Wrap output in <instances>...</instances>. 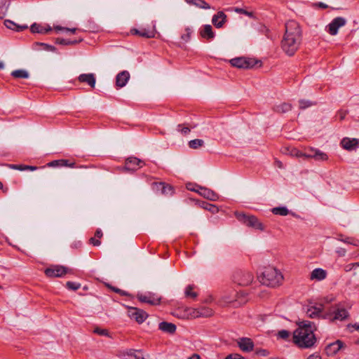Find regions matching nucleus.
<instances>
[{
	"mask_svg": "<svg viewBox=\"0 0 359 359\" xmlns=\"http://www.w3.org/2000/svg\"><path fill=\"white\" fill-rule=\"evenodd\" d=\"M302 41V32L299 23L289 20L285 24V32L281 41V48L288 56H293L299 50Z\"/></svg>",
	"mask_w": 359,
	"mask_h": 359,
	"instance_id": "nucleus-1",
	"label": "nucleus"
},
{
	"mask_svg": "<svg viewBox=\"0 0 359 359\" xmlns=\"http://www.w3.org/2000/svg\"><path fill=\"white\" fill-rule=\"evenodd\" d=\"M316 325L310 321L299 323L298 327L293 332V342L298 347L309 348L312 347L316 342L314 335Z\"/></svg>",
	"mask_w": 359,
	"mask_h": 359,
	"instance_id": "nucleus-2",
	"label": "nucleus"
},
{
	"mask_svg": "<svg viewBox=\"0 0 359 359\" xmlns=\"http://www.w3.org/2000/svg\"><path fill=\"white\" fill-rule=\"evenodd\" d=\"M260 283L270 287L279 285L283 279L281 273L272 266L265 267L259 276Z\"/></svg>",
	"mask_w": 359,
	"mask_h": 359,
	"instance_id": "nucleus-3",
	"label": "nucleus"
},
{
	"mask_svg": "<svg viewBox=\"0 0 359 359\" xmlns=\"http://www.w3.org/2000/svg\"><path fill=\"white\" fill-rule=\"evenodd\" d=\"M247 297L243 293L231 292L224 295L219 300L222 306L238 307L246 303Z\"/></svg>",
	"mask_w": 359,
	"mask_h": 359,
	"instance_id": "nucleus-4",
	"label": "nucleus"
},
{
	"mask_svg": "<svg viewBox=\"0 0 359 359\" xmlns=\"http://www.w3.org/2000/svg\"><path fill=\"white\" fill-rule=\"evenodd\" d=\"M235 215L241 222L249 227L260 231L265 229V226L254 215H247L243 212H236Z\"/></svg>",
	"mask_w": 359,
	"mask_h": 359,
	"instance_id": "nucleus-5",
	"label": "nucleus"
},
{
	"mask_svg": "<svg viewBox=\"0 0 359 359\" xmlns=\"http://www.w3.org/2000/svg\"><path fill=\"white\" fill-rule=\"evenodd\" d=\"M229 62L231 66L238 69H251L258 63H259V66L262 64L259 60L246 57H235L231 59Z\"/></svg>",
	"mask_w": 359,
	"mask_h": 359,
	"instance_id": "nucleus-6",
	"label": "nucleus"
},
{
	"mask_svg": "<svg viewBox=\"0 0 359 359\" xmlns=\"http://www.w3.org/2000/svg\"><path fill=\"white\" fill-rule=\"evenodd\" d=\"M71 272V269L60 265H53L45 270V274L49 278L62 277Z\"/></svg>",
	"mask_w": 359,
	"mask_h": 359,
	"instance_id": "nucleus-7",
	"label": "nucleus"
},
{
	"mask_svg": "<svg viewBox=\"0 0 359 359\" xmlns=\"http://www.w3.org/2000/svg\"><path fill=\"white\" fill-rule=\"evenodd\" d=\"M253 275L248 271H237L233 275V281L242 286L250 285L253 280Z\"/></svg>",
	"mask_w": 359,
	"mask_h": 359,
	"instance_id": "nucleus-8",
	"label": "nucleus"
},
{
	"mask_svg": "<svg viewBox=\"0 0 359 359\" xmlns=\"http://www.w3.org/2000/svg\"><path fill=\"white\" fill-rule=\"evenodd\" d=\"M305 312L306 316L310 318H323V316H325L326 313H323V306L322 304L308 305L305 308Z\"/></svg>",
	"mask_w": 359,
	"mask_h": 359,
	"instance_id": "nucleus-9",
	"label": "nucleus"
},
{
	"mask_svg": "<svg viewBox=\"0 0 359 359\" xmlns=\"http://www.w3.org/2000/svg\"><path fill=\"white\" fill-rule=\"evenodd\" d=\"M346 23V20L342 17H337L332 20V21L327 26V32L331 35H336L338 29L344 26Z\"/></svg>",
	"mask_w": 359,
	"mask_h": 359,
	"instance_id": "nucleus-10",
	"label": "nucleus"
},
{
	"mask_svg": "<svg viewBox=\"0 0 359 359\" xmlns=\"http://www.w3.org/2000/svg\"><path fill=\"white\" fill-rule=\"evenodd\" d=\"M348 316V311L344 308L335 309L333 312H327L323 316L324 319H329L332 321L335 320H343Z\"/></svg>",
	"mask_w": 359,
	"mask_h": 359,
	"instance_id": "nucleus-11",
	"label": "nucleus"
},
{
	"mask_svg": "<svg viewBox=\"0 0 359 359\" xmlns=\"http://www.w3.org/2000/svg\"><path fill=\"white\" fill-rule=\"evenodd\" d=\"M128 315L138 323H142L148 317L147 313L144 311L135 307L129 309Z\"/></svg>",
	"mask_w": 359,
	"mask_h": 359,
	"instance_id": "nucleus-12",
	"label": "nucleus"
},
{
	"mask_svg": "<svg viewBox=\"0 0 359 359\" xmlns=\"http://www.w3.org/2000/svg\"><path fill=\"white\" fill-rule=\"evenodd\" d=\"M189 189L198 193L201 196L210 201H215L219 196L215 191L205 187H198L197 189L189 188Z\"/></svg>",
	"mask_w": 359,
	"mask_h": 359,
	"instance_id": "nucleus-13",
	"label": "nucleus"
},
{
	"mask_svg": "<svg viewBox=\"0 0 359 359\" xmlns=\"http://www.w3.org/2000/svg\"><path fill=\"white\" fill-rule=\"evenodd\" d=\"M345 346L344 342L341 340H337L334 342L330 343L326 346L325 352L328 356H333L337 354L339 350Z\"/></svg>",
	"mask_w": 359,
	"mask_h": 359,
	"instance_id": "nucleus-14",
	"label": "nucleus"
},
{
	"mask_svg": "<svg viewBox=\"0 0 359 359\" xmlns=\"http://www.w3.org/2000/svg\"><path fill=\"white\" fill-rule=\"evenodd\" d=\"M341 146L347 151L355 150L359 147V140L356 138L344 137L341 141Z\"/></svg>",
	"mask_w": 359,
	"mask_h": 359,
	"instance_id": "nucleus-15",
	"label": "nucleus"
},
{
	"mask_svg": "<svg viewBox=\"0 0 359 359\" xmlns=\"http://www.w3.org/2000/svg\"><path fill=\"white\" fill-rule=\"evenodd\" d=\"M137 299L141 302L147 303L151 305H156L160 303V298L149 292L137 294Z\"/></svg>",
	"mask_w": 359,
	"mask_h": 359,
	"instance_id": "nucleus-16",
	"label": "nucleus"
},
{
	"mask_svg": "<svg viewBox=\"0 0 359 359\" xmlns=\"http://www.w3.org/2000/svg\"><path fill=\"white\" fill-rule=\"evenodd\" d=\"M237 344L240 349L244 352H250L254 348V343L250 338H240L238 339Z\"/></svg>",
	"mask_w": 359,
	"mask_h": 359,
	"instance_id": "nucleus-17",
	"label": "nucleus"
},
{
	"mask_svg": "<svg viewBox=\"0 0 359 359\" xmlns=\"http://www.w3.org/2000/svg\"><path fill=\"white\" fill-rule=\"evenodd\" d=\"M77 79L80 83H86L91 88H95L96 79L94 74H81L78 76Z\"/></svg>",
	"mask_w": 359,
	"mask_h": 359,
	"instance_id": "nucleus-18",
	"label": "nucleus"
},
{
	"mask_svg": "<svg viewBox=\"0 0 359 359\" xmlns=\"http://www.w3.org/2000/svg\"><path fill=\"white\" fill-rule=\"evenodd\" d=\"M143 163L135 157H130L126 161L125 168L128 170H136L141 168Z\"/></svg>",
	"mask_w": 359,
	"mask_h": 359,
	"instance_id": "nucleus-19",
	"label": "nucleus"
},
{
	"mask_svg": "<svg viewBox=\"0 0 359 359\" xmlns=\"http://www.w3.org/2000/svg\"><path fill=\"white\" fill-rule=\"evenodd\" d=\"M47 166L76 168V163L75 162H70V161L67 159H59L49 162L47 163Z\"/></svg>",
	"mask_w": 359,
	"mask_h": 359,
	"instance_id": "nucleus-20",
	"label": "nucleus"
},
{
	"mask_svg": "<svg viewBox=\"0 0 359 359\" xmlns=\"http://www.w3.org/2000/svg\"><path fill=\"white\" fill-rule=\"evenodd\" d=\"M130 79V74L128 71H123L118 74L116 78V85L118 88H122L126 85Z\"/></svg>",
	"mask_w": 359,
	"mask_h": 359,
	"instance_id": "nucleus-21",
	"label": "nucleus"
},
{
	"mask_svg": "<svg viewBox=\"0 0 359 359\" xmlns=\"http://www.w3.org/2000/svg\"><path fill=\"white\" fill-rule=\"evenodd\" d=\"M30 29L32 33H39L44 34L49 33L52 30V28L48 25L34 23L31 26Z\"/></svg>",
	"mask_w": 359,
	"mask_h": 359,
	"instance_id": "nucleus-22",
	"label": "nucleus"
},
{
	"mask_svg": "<svg viewBox=\"0 0 359 359\" xmlns=\"http://www.w3.org/2000/svg\"><path fill=\"white\" fill-rule=\"evenodd\" d=\"M327 277V272L323 269H315L310 274V280L320 281L325 279Z\"/></svg>",
	"mask_w": 359,
	"mask_h": 359,
	"instance_id": "nucleus-23",
	"label": "nucleus"
},
{
	"mask_svg": "<svg viewBox=\"0 0 359 359\" xmlns=\"http://www.w3.org/2000/svg\"><path fill=\"white\" fill-rule=\"evenodd\" d=\"M200 35L202 38L208 41L212 40L215 37V33L212 31L211 25H204L200 31Z\"/></svg>",
	"mask_w": 359,
	"mask_h": 359,
	"instance_id": "nucleus-24",
	"label": "nucleus"
},
{
	"mask_svg": "<svg viewBox=\"0 0 359 359\" xmlns=\"http://www.w3.org/2000/svg\"><path fill=\"white\" fill-rule=\"evenodd\" d=\"M158 328L161 331L169 334H173L176 331L175 325L168 322H162L159 323Z\"/></svg>",
	"mask_w": 359,
	"mask_h": 359,
	"instance_id": "nucleus-25",
	"label": "nucleus"
},
{
	"mask_svg": "<svg viewBox=\"0 0 359 359\" xmlns=\"http://www.w3.org/2000/svg\"><path fill=\"white\" fill-rule=\"evenodd\" d=\"M226 15L223 12H218L212 18V22L217 27H222L224 23Z\"/></svg>",
	"mask_w": 359,
	"mask_h": 359,
	"instance_id": "nucleus-26",
	"label": "nucleus"
},
{
	"mask_svg": "<svg viewBox=\"0 0 359 359\" xmlns=\"http://www.w3.org/2000/svg\"><path fill=\"white\" fill-rule=\"evenodd\" d=\"M283 152L285 154L290 155L291 156H295L297 158L304 157V154H303L302 151H301L299 149H297V148L292 147H285Z\"/></svg>",
	"mask_w": 359,
	"mask_h": 359,
	"instance_id": "nucleus-27",
	"label": "nucleus"
},
{
	"mask_svg": "<svg viewBox=\"0 0 359 359\" xmlns=\"http://www.w3.org/2000/svg\"><path fill=\"white\" fill-rule=\"evenodd\" d=\"M5 26L12 30H15L18 32H20L25 29H27L28 27L27 25H18L15 22L11 20H6L4 21Z\"/></svg>",
	"mask_w": 359,
	"mask_h": 359,
	"instance_id": "nucleus-28",
	"label": "nucleus"
},
{
	"mask_svg": "<svg viewBox=\"0 0 359 359\" xmlns=\"http://www.w3.org/2000/svg\"><path fill=\"white\" fill-rule=\"evenodd\" d=\"M292 109V105L289 103L283 102L274 106L273 110L277 113H285Z\"/></svg>",
	"mask_w": 359,
	"mask_h": 359,
	"instance_id": "nucleus-29",
	"label": "nucleus"
},
{
	"mask_svg": "<svg viewBox=\"0 0 359 359\" xmlns=\"http://www.w3.org/2000/svg\"><path fill=\"white\" fill-rule=\"evenodd\" d=\"M189 5L195 6L200 8L209 9L210 8V5L206 3L204 0H185Z\"/></svg>",
	"mask_w": 359,
	"mask_h": 359,
	"instance_id": "nucleus-30",
	"label": "nucleus"
},
{
	"mask_svg": "<svg viewBox=\"0 0 359 359\" xmlns=\"http://www.w3.org/2000/svg\"><path fill=\"white\" fill-rule=\"evenodd\" d=\"M130 33L133 35H139L145 38H152L154 36L152 32L146 29L138 30L137 29H132Z\"/></svg>",
	"mask_w": 359,
	"mask_h": 359,
	"instance_id": "nucleus-31",
	"label": "nucleus"
},
{
	"mask_svg": "<svg viewBox=\"0 0 359 359\" xmlns=\"http://www.w3.org/2000/svg\"><path fill=\"white\" fill-rule=\"evenodd\" d=\"M11 0H0V19L6 15Z\"/></svg>",
	"mask_w": 359,
	"mask_h": 359,
	"instance_id": "nucleus-32",
	"label": "nucleus"
},
{
	"mask_svg": "<svg viewBox=\"0 0 359 359\" xmlns=\"http://www.w3.org/2000/svg\"><path fill=\"white\" fill-rule=\"evenodd\" d=\"M313 159L318 161H325L328 160L327 154L318 149L315 151V154L313 155Z\"/></svg>",
	"mask_w": 359,
	"mask_h": 359,
	"instance_id": "nucleus-33",
	"label": "nucleus"
},
{
	"mask_svg": "<svg viewBox=\"0 0 359 359\" xmlns=\"http://www.w3.org/2000/svg\"><path fill=\"white\" fill-rule=\"evenodd\" d=\"M199 205L203 208V209H205L212 213H215L218 212V208L215 205L208 203L205 201H201L199 203Z\"/></svg>",
	"mask_w": 359,
	"mask_h": 359,
	"instance_id": "nucleus-34",
	"label": "nucleus"
},
{
	"mask_svg": "<svg viewBox=\"0 0 359 359\" xmlns=\"http://www.w3.org/2000/svg\"><path fill=\"white\" fill-rule=\"evenodd\" d=\"M12 76L16 79H27L29 77V74L27 71L23 69H18L11 72Z\"/></svg>",
	"mask_w": 359,
	"mask_h": 359,
	"instance_id": "nucleus-35",
	"label": "nucleus"
},
{
	"mask_svg": "<svg viewBox=\"0 0 359 359\" xmlns=\"http://www.w3.org/2000/svg\"><path fill=\"white\" fill-rule=\"evenodd\" d=\"M83 41V39H79V40H69V39H60L57 38L56 39V43L61 45H75Z\"/></svg>",
	"mask_w": 359,
	"mask_h": 359,
	"instance_id": "nucleus-36",
	"label": "nucleus"
},
{
	"mask_svg": "<svg viewBox=\"0 0 359 359\" xmlns=\"http://www.w3.org/2000/svg\"><path fill=\"white\" fill-rule=\"evenodd\" d=\"M271 212L274 215H281V216H286L289 214V210L285 207H276L273 208L271 210Z\"/></svg>",
	"mask_w": 359,
	"mask_h": 359,
	"instance_id": "nucleus-37",
	"label": "nucleus"
},
{
	"mask_svg": "<svg viewBox=\"0 0 359 359\" xmlns=\"http://www.w3.org/2000/svg\"><path fill=\"white\" fill-rule=\"evenodd\" d=\"M161 194L165 196H172L174 194V189L171 185L163 183Z\"/></svg>",
	"mask_w": 359,
	"mask_h": 359,
	"instance_id": "nucleus-38",
	"label": "nucleus"
},
{
	"mask_svg": "<svg viewBox=\"0 0 359 359\" xmlns=\"http://www.w3.org/2000/svg\"><path fill=\"white\" fill-rule=\"evenodd\" d=\"M198 313H200V317H210L213 315V311L208 307L198 308Z\"/></svg>",
	"mask_w": 359,
	"mask_h": 359,
	"instance_id": "nucleus-39",
	"label": "nucleus"
},
{
	"mask_svg": "<svg viewBox=\"0 0 359 359\" xmlns=\"http://www.w3.org/2000/svg\"><path fill=\"white\" fill-rule=\"evenodd\" d=\"M194 286L192 285H189L187 287L185 290V296L187 297L195 299L198 296V294L196 292L194 291Z\"/></svg>",
	"mask_w": 359,
	"mask_h": 359,
	"instance_id": "nucleus-40",
	"label": "nucleus"
},
{
	"mask_svg": "<svg viewBox=\"0 0 359 359\" xmlns=\"http://www.w3.org/2000/svg\"><path fill=\"white\" fill-rule=\"evenodd\" d=\"M204 142L201 139H195L189 142V146L190 148L196 149L203 146Z\"/></svg>",
	"mask_w": 359,
	"mask_h": 359,
	"instance_id": "nucleus-41",
	"label": "nucleus"
},
{
	"mask_svg": "<svg viewBox=\"0 0 359 359\" xmlns=\"http://www.w3.org/2000/svg\"><path fill=\"white\" fill-rule=\"evenodd\" d=\"M34 46L36 48V47H42L43 50L48 51H54L55 50V48L54 46L43 43H35Z\"/></svg>",
	"mask_w": 359,
	"mask_h": 359,
	"instance_id": "nucleus-42",
	"label": "nucleus"
},
{
	"mask_svg": "<svg viewBox=\"0 0 359 359\" xmlns=\"http://www.w3.org/2000/svg\"><path fill=\"white\" fill-rule=\"evenodd\" d=\"M34 46L36 48V47H42L43 50L48 51H54L55 50V48L54 46L43 43H35Z\"/></svg>",
	"mask_w": 359,
	"mask_h": 359,
	"instance_id": "nucleus-43",
	"label": "nucleus"
},
{
	"mask_svg": "<svg viewBox=\"0 0 359 359\" xmlns=\"http://www.w3.org/2000/svg\"><path fill=\"white\" fill-rule=\"evenodd\" d=\"M188 316L191 318H200V313H198V309H188L187 310Z\"/></svg>",
	"mask_w": 359,
	"mask_h": 359,
	"instance_id": "nucleus-44",
	"label": "nucleus"
},
{
	"mask_svg": "<svg viewBox=\"0 0 359 359\" xmlns=\"http://www.w3.org/2000/svg\"><path fill=\"white\" fill-rule=\"evenodd\" d=\"M317 150V149L309 147L306 149V152H303L304 157L306 158H313V155L315 154V151Z\"/></svg>",
	"mask_w": 359,
	"mask_h": 359,
	"instance_id": "nucleus-45",
	"label": "nucleus"
},
{
	"mask_svg": "<svg viewBox=\"0 0 359 359\" xmlns=\"http://www.w3.org/2000/svg\"><path fill=\"white\" fill-rule=\"evenodd\" d=\"M163 182H153L151 184V187L154 191L156 193L161 192L162 187H163Z\"/></svg>",
	"mask_w": 359,
	"mask_h": 359,
	"instance_id": "nucleus-46",
	"label": "nucleus"
},
{
	"mask_svg": "<svg viewBox=\"0 0 359 359\" xmlns=\"http://www.w3.org/2000/svg\"><path fill=\"white\" fill-rule=\"evenodd\" d=\"M139 353L140 352L138 351L131 349L127 352V355H128L131 359H140Z\"/></svg>",
	"mask_w": 359,
	"mask_h": 359,
	"instance_id": "nucleus-47",
	"label": "nucleus"
},
{
	"mask_svg": "<svg viewBox=\"0 0 359 359\" xmlns=\"http://www.w3.org/2000/svg\"><path fill=\"white\" fill-rule=\"evenodd\" d=\"M66 285H67V287L68 289L72 290H77L81 287V284L80 283H74V282H70V281H68L66 283Z\"/></svg>",
	"mask_w": 359,
	"mask_h": 359,
	"instance_id": "nucleus-48",
	"label": "nucleus"
},
{
	"mask_svg": "<svg viewBox=\"0 0 359 359\" xmlns=\"http://www.w3.org/2000/svg\"><path fill=\"white\" fill-rule=\"evenodd\" d=\"M185 33H184L182 35V39L184 41H187L190 39L191 38V34L192 33V31L190 28H186L185 29Z\"/></svg>",
	"mask_w": 359,
	"mask_h": 359,
	"instance_id": "nucleus-49",
	"label": "nucleus"
},
{
	"mask_svg": "<svg viewBox=\"0 0 359 359\" xmlns=\"http://www.w3.org/2000/svg\"><path fill=\"white\" fill-rule=\"evenodd\" d=\"M299 108L300 109H306L312 105V103L310 101L301 100L299 101Z\"/></svg>",
	"mask_w": 359,
	"mask_h": 359,
	"instance_id": "nucleus-50",
	"label": "nucleus"
},
{
	"mask_svg": "<svg viewBox=\"0 0 359 359\" xmlns=\"http://www.w3.org/2000/svg\"><path fill=\"white\" fill-rule=\"evenodd\" d=\"M235 11L238 13H242V14H244L245 15H248L250 18H253V13L252 12H249L243 8H235Z\"/></svg>",
	"mask_w": 359,
	"mask_h": 359,
	"instance_id": "nucleus-51",
	"label": "nucleus"
},
{
	"mask_svg": "<svg viewBox=\"0 0 359 359\" xmlns=\"http://www.w3.org/2000/svg\"><path fill=\"white\" fill-rule=\"evenodd\" d=\"M344 242L353 245L355 246H359V240L353 238H346L345 240H344Z\"/></svg>",
	"mask_w": 359,
	"mask_h": 359,
	"instance_id": "nucleus-52",
	"label": "nucleus"
},
{
	"mask_svg": "<svg viewBox=\"0 0 359 359\" xmlns=\"http://www.w3.org/2000/svg\"><path fill=\"white\" fill-rule=\"evenodd\" d=\"M54 29L55 31L65 30V31H67V32H71L73 34H74L76 32V30H77L76 28L69 29V28L63 27H61V26H55L54 27Z\"/></svg>",
	"mask_w": 359,
	"mask_h": 359,
	"instance_id": "nucleus-53",
	"label": "nucleus"
},
{
	"mask_svg": "<svg viewBox=\"0 0 359 359\" xmlns=\"http://www.w3.org/2000/svg\"><path fill=\"white\" fill-rule=\"evenodd\" d=\"M94 333H96L99 335H101V336H107L108 335V331L107 330H104V329H101V328H99V327H96L95 330H94Z\"/></svg>",
	"mask_w": 359,
	"mask_h": 359,
	"instance_id": "nucleus-54",
	"label": "nucleus"
},
{
	"mask_svg": "<svg viewBox=\"0 0 359 359\" xmlns=\"http://www.w3.org/2000/svg\"><path fill=\"white\" fill-rule=\"evenodd\" d=\"M224 359H245L238 353H231L225 357Z\"/></svg>",
	"mask_w": 359,
	"mask_h": 359,
	"instance_id": "nucleus-55",
	"label": "nucleus"
},
{
	"mask_svg": "<svg viewBox=\"0 0 359 359\" xmlns=\"http://www.w3.org/2000/svg\"><path fill=\"white\" fill-rule=\"evenodd\" d=\"M289 336L290 332L287 330H281L278 332V337L282 339H286L289 337Z\"/></svg>",
	"mask_w": 359,
	"mask_h": 359,
	"instance_id": "nucleus-56",
	"label": "nucleus"
},
{
	"mask_svg": "<svg viewBox=\"0 0 359 359\" xmlns=\"http://www.w3.org/2000/svg\"><path fill=\"white\" fill-rule=\"evenodd\" d=\"M347 114L348 111L346 110H339L337 113V116H339V120L342 121L345 118Z\"/></svg>",
	"mask_w": 359,
	"mask_h": 359,
	"instance_id": "nucleus-57",
	"label": "nucleus"
},
{
	"mask_svg": "<svg viewBox=\"0 0 359 359\" xmlns=\"http://www.w3.org/2000/svg\"><path fill=\"white\" fill-rule=\"evenodd\" d=\"M90 243H91L94 246H99L100 245L101 242L98 238L94 237V238H91L90 239Z\"/></svg>",
	"mask_w": 359,
	"mask_h": 359,
	"instance_id": "nucleus-58",
	"label": "nucleus"
},
{
	"mask_svg": "<svg viewBox=\"0 0 359 359\" xmlns=\"http://www.w3.org/2000/svg\"><path fill=\"white\" fill-rule=\"evenodd\" d=\"M178 127L182 128L180 131L184 135H187L190 132V129L188 127L182 126V125H179Z\"/></svg>",
	"mask_w": 359,
	"mask_h": 359,
	"instance_id": "nucleus-59",
	"label": "nucleus"
},
{
	"mask_svg": "<svg viewBox=\"0 0 359 359\" xmlns=\"http://www.w3.org/2000/svg\"><path fill=\"white\" fill-rule=\"evenodd\" d=\"M113 291H114L116 293L121 294V295L126 296L127 295V293L124 291H122L121 290L116 288V287H111Z\"/></svg>",
	"mask_w": 359,
	"mask_h": 359,
	"instance_id": "nucleus-60",
	"label": "nucleus"
},
{
	"mask_svg": "<svg viewBox=\"0 0 359 359\" xmlns=\"http://www.w3.org/2000/svg\"><path fill=\"white\" fill-rule=\"evenodd\" d=\"M23 169H25V170L34 171L37 169V167L32 166V165H26V166L23 167Z\"/></svg>",
	"mask_w": 359,
	"mask_h": 359,
	"instance_id": "nucleus-61",
	"label": "nucleus"
},
{
	"mask_svg": "<svg viewBox=\"0 0 359 359\" xmlns=\"http://www.w3.org/2000/svg\"><path fill=\"white\" fill-rule=\"evenodd\" d=\"M102 236V232L100 229H97L95 233V237L100 239Z\"/></svg>",
	"mask_w": 359,
	"mask_h": 359,
	"instance_id": "nucleus-62",
	"label": "nucleus"
},
{
	"mask_svg": "<svg viewBox=\"0 0 359 359\" xmlns=\"http://www.w3.org/2000/svg\"><path fill=\"white\" fill-rule=\"evenodd\" d=\"M26 166L25 165H13L12 168L14 169H17L19 170H25V169H23V167Z\"/></svg>",
	"mask_w": 359,
	"mask_h": 359,
	"instance_id": "nucleus-63",
	"label": "nucleus"
},
{
	"mask_svg": "<svg viewBox=\"0 0 359 359\" xmlns=\"http://www.w3.org/2000/svg\"><path fill=\"white\" fill-rule=\"evenodd\" d=\"M307 359H321L320 356L318 354H312L309 356Z\"/></svg>",
	"mask_w": 359,
	"mask_h": 359,
	"instance_id": "nucleus-64",
	"label": "nucleus"
}]
</instances>
